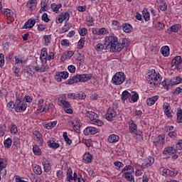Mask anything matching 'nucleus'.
Instances as JSON below:
<instances>
[{
	"label": "nucleus",
	"mask_w": 182,
	"mask_h": 182,
	"mask_svg": "<svg viewBox=\"0 0 182 182\" xmlns=\"http://www.w3.org/2000/svg\"><path fill=\"white\" fill-rule=\"evenodd\" d=\"M99 132V129L95 127H87L83 131L85 136H90V134H96Z\"/></svg>",
	"instance_id": "19"
},
{
	"label": "nucleus",
	"mask_w": 182,
	"mask_h": 182,
	"mask_svg": "<svg viewBox=\"0 0 182 182\" xmlns=\"http://www.w3.org/2000/svg\"><path fill=\"white\" fill-rule=\"evenodd\" d=\"M163 111L168 119H171L173 117V114H171V106H170L168 102L164 103Z\"/></svg>",
	"instance_id": "14"
},
{
	"label": "nucleus",
	"mask_w": 182,
	"mask_h": 182,
	"mask_svg": "<svg viewBox=\"0 0 182 182\" xmlns=\"http://www.w3.org/2000/svg\"><path fill=\"white\" fill-rule=\"evenodd\" d=\"M70 18V14L68 12L61 13L60 16L56 18V23H62L63 21L68 22Z\"/></svg>",
	"instance_id": "16"
},
{
	"label": "nucleus",
	"mask_w": 182,
	"mask_h": 182,
	"mask_svg": "<svg viewBox=\"0 0 182 182\" xmlns=\"http://www.w3.org/2000/svg\"><path fill=\"white\" fill-rule=\"evenodd\" d=\"M168 136L171 137L173 140H176L177 139V132L176 131H172L169 132L168 134Z\"/></svg>",
	"instance_id": "60"
},
{
	"label": "nucleus",
	"mask_w": 182,
	"mask_h": 182,
	"mask_svg": "<svg viewBox=\"0 0 182 182\" xmlns=\"http://www.w3.org/2000/svg\"><path fill=\"white\" fill-rule=\"evenodd\" d=\"M124 80H126V75L124 73L118 72L113 75L111 82L112 85L119 86L120 85H123V83H124Z\"/></svg>",
	"instance_id": "5"
},
{
	"label": "nucleus",
	"mask_w": 182,
	"mask_h": 182,
	"mask_svg": "<svg viewBox=\"0 0 182 182\" xmlns=\"http://www.w3.org/2000/svg\"><path fill=\"white\" fill-rule=\"evenodd\" d=\"M116 108L111 107L108 108V110L106 113L105 118L109 122H112L117 116V112L116 111Z\"/></svg>",
	"instance_id": "11"
},
{
	"label": "nucleus",
	"mask_w": 182,
	"mask_h": 182,
	"mask_svg": "<svg viewBox=\"0 0 182 182\" xmlns=\"http://www.w3.org/2000/svg\"><path fill=\"white\" fill-rule=\"evenodd\" d=\"M176 149L173 146H166L164 149L162 154L164 156H171L176 153Z\"/></svg>",
	"instance_id": "21"
},
{
	"label": "nucleus",
	"mask_w": 182,
	"mask_h": 182,
	"mask_svg": "<svg viewBox=\"0 0 182 182\" xmlns=\"http://www.w3.org/2000/svg\"><path fill=\"white\" fill-rule=\"evenodd\" d=\"M171 80V85L173 86L174 85H180L181 83V77L177 76L172 78Z\"/></svg>",
	"instance_id": "41"
},
{
	"label": "nucleus",
	"mask_w": 182,
	"mask_h": 182,
	"mask_svg": "<svg viewBox=\"0 0 182 182\" xmlns=\"http://www.w3.org/2000/svg\"><path fill=\"white\" fill-rule=\"evenodd\" d=\"M130 96H132V94H130L127 90H125L122 94V100L124 102L127 100Z\"/></svg>",
	"instance_id": "46"
},
{
	"label": "nucleus",
	"mask_w": 182,
	"mask_h": 182,
	"mask_svg": "<svg viewBox=\"0 0 182 182\" xmlns=\"http://www.w3.org/2000/svg\"><path fill=\"white\" fill-rule=\"evenodd\" d=\"M134 171V168H133V166L129 165L124 166V168L122 169V177L125 176H130L133 174V172Z\"/></svg>",
	"instance_id": "20"
},
{
	"label": "nucleus",
	"mask_w": 182,
	"mask_h": 182,
	"mask_svg": "<svg viewBox=\"0 0 182 182\" xmlns=\"http://www.w3.org/2000/svg\"><path fill=\"white\" fill-rule=\"evenodd\" d=\"M73 54H74L73 51H67L62 55L61 59L62 60H66V59H70L72 56H73Z\"/></svg>",
	"instance_id": "37"
},
{
	"label": "nucleus",
	"mask_w": 182,
	"mask_h": 182,
	"mask_svg": "<svg viewBox=\"0 0 182 182\" xmlns=\"http://www.w3.org/2000/svg\"><path fill=\"white\" fill-rule=\"evenodd\" d=\"M85 117H88V119H90V120H91V123H92L99 117L97 116V114L95 113L94 112L88 111L85 113Z\"/></svg>",
	"instance_id": "24"
},
{
	"label": "nucleus",
	"mask_w": 182,
	"mask_h": 182,
	"mask_svg": "<svg viewBox=\"0 0 182 182\" xmlns=\"http://www.w3.org/2000/svg\"><path fill=\"white\" fill-rule=\"evenodd\" d=\"M129 130L131 134H135L136 136H141L143 133L137 129V124L134 123V121L131 120L128 122Z\"/></svg>",
	"instance_id": "8"
},
{
	"label": "nucleus",
	"mask_w": 182,
	"mask_h": 182,
	"mask_svg": "<svg viewBox=\"0 0 182 182\" xmlns=\"http://www.w3.org/2000/svg\"><path fill=\"white\" fill-rule=\"evenodd\" d=\"M95 49L99 53L100 52H103V50H107V45H106V43L105 44L100 43L95 46Z\"/></svg>",
	"instance_id": "26"
},
{
	"label": "nucleus",
	"mask_w": 182,
	"mask_h": 182,
	"mask_svg": "<svg viewBox=\"0 0 182 182\" xmlns=\"http://www.w3.org/2000/svg\"><path fill=\"white\" fill-rule=\"evenodd\" d=\"M16 100L14 105V110L16 113H23V112L26 110V107H28V104L22 100V98L18 96V92L16 93Z\"/></svg>",
	"instance_id": "4"
},
{
	"label": "nucleus",
	"mask_w": 182,
	"mask_h": 182,
	"mask_svg": "<svg viewBox=\"0 0 182 182\" xmlns=\"http://www.w3.org/2000/svg\"><path fill=\"white\" fill-rule=\"evenodd\" d=\"M154 163V158L152 156H149L146 159V162L142 164L141 168H147V167H150Z\"/></svg>",
	"instance_id": "25"
},
{
	"label": "nucleus",
	"mask_w": 182,
	"mask_h": 182,
	"mask_svg": "<svg viewBox=\"0 0 182 182\" xmlns=\"http://www.w3.org/2000/svg\"><path fill=\"white\" fill-rule=\"evenodd\" d=\"M177 174H178V171L176 169H172V170L169 169V177H176Z\"/></svg>",
	"instance_id": "63"
},
{
	"label": "nucleus",
	"mask_w": 182,
	"mask_h": 182,
	"mask_svg": "<svg viewBox=\"0 0 182 182\" xmlns=\"http://www.w3.org/2000/svg\"><path fill=\"white\" fill-rule=\"evenodd\" d=\"M29 11H35L36 9V0H30L26 4Z\"/></svg>",
	"instance_id": "30"
},
{
	"label": "nucleus",
	"mask_w": 182,
	"mask_h": 182,
	"mask_svg": "<svg viewBox=\"0 0 182 182\" xmlns=\"http://www.w3.org/2000/svg\"><path fill=\"white\" fill-rule=\"evenodd\" d=\"M78 32L81 36H86V35L87 34V28H80Z\"/></svg>",
	"instance_id": "61"
},
{
	"label": "nucleus",
	"mask_w": 182,
	"mask_h": 182,
	"mask_svg": "<svg viewBox=\"0 0 182 182\" xmlns=\"http://www.w3.org/2000/svg\"><path fill=\"white\" fill-rule=\"evenodd\" d=\"M42 166H43V170L45 173H49L50 170H52V166H50V162L46 158H43L42 161Z\"/></svg>",
	"instance_id": "18"
},
{
	"label": "nucleus",
	"mask_w": 182,
	"mask_h": 182,
	"mask_svg": "<svg viewBox=\"0 0 182 182\" xmlns=\"http://www.w3.org/2000/svg\"><path fill=\"white\" fill-rule=\"evenodd\" d=\"M112 25H113V26H116V28L118 31H120L122 29V26L123 24L120 23V22H119L116 20H114V21H112Z\"/></svg>",
	"instance_id": "58"
},
{
	"label": "nucleus",
	"mask_w": 182,
	"mask_h": 182,
	"mask_svg": "<svg viewBox=\"0 0 182 182\" xmlns=\"http://www.w3.org/2000/svg\"><path fill=\"white\" fill-rule=\"evenodd\" d=\"M160 11H167V3L164 1H161L159 4Z\"/></svg>",
	"instance_id": "54"
},
{
	"label": "nucleus",
	"mask_w": 182,
	"mask_h": 182,
	"mask_svg": "<svg viewBox=\"0 0 182 182\" xmlns=\"http://www.w3.org/2000/svg\"><path fill=\"white\" fill-rule=\"evenodd\" d=\"M41 66L37 65V70L38 73H43V72H48L49 70V65L45 62H41Z\"/></svg>",
	"instance_id": "23"
},
{
	"label": "nucleus",
	"mask_w": 182,
	"mask_h": 182,
	"mask_svg": "<svg viewBox=\"0 0 182 182\" xmlns=\"http://www.w3.org/2000/svg\"><path fill=\"white\" fill-rule=\"evenodd\" d=\"M70 24L67 23L65 24L62 28H61V32L62 33H65V32H68L70 29Z\"/></svg>",
	"instance_id": "62"
},
{
	"label": "nucleus",
	"mask_w": 182,
	"mask_h": 182,
	"mask_svg": "<svg viewBox=\"0 0 182 182\" xmlns=\"http://www.w3.org/2000/svg\"><path fill=\"white\" fill-rule=\"evenodd\" d=\"M92 154H90V153H85L83 155V158L82 160L84 161V163H85V164H89V163H92Z\"/></svg>",
	"instance_id": "34"
},
{
	"label": "nucleus",
	"mask_w": 182,
	"mask_h": 182,
	"mask_svg": "<svg viewBox=\"0 0 182 182\" xmlns=\"http://www.w3.org/2000/svg\"><path fill=\"white\" fill-rule=\"evenodd\" d=\"M120 140V137L117 134H111L108 136L107 141L109 143H117Z\"/></svg>",
	"instance_id": "28"
},
{
	"label": "nucleus",
	"mask_w": 182,
	"mask_h": 182,
	"mask_svg": "<svg viewBox=\"0 0 182 182\" xmlns=\"http://www.w3.org/2000/svg\"><path fill=\"white\" fill-rule=\"evenodd\" d=\"M122 29L125 32V33H130L133 27H132V25L129 23H125L122 24Z\"/></svg>",
	"instance_id": "33"
},
{
	"label": "nucleus",
	"mask_w": 182,
	"mask_h": 182,
	"mask_svg": "<svg viewBox=\"0 0 182 182\" xmlns=\"http://www.w3.org/2000/svg\"><path fill=\"white\" fill-rule=\"evenodd\" d=\"M161 53L163 56L167 57L170 55V48L167 46H164L161 48Z\"/></svg>",
	"instance_id": "35"
},
{
	"label": "nucleus",
	"mask_w": 182,
	"mask_h": 182,
	"mask_svg": "<svg viewBox=\"0 0 182 182\" xmlns=\"http://www.w3.org/2000/svg\"><path fill=\"white\" fill-rule=\"evenodd\" d=\"M36 21L35 19H28L23 26V29H31L35 26Z\"/></svg>",
	"instance_id": "22"
},
{
	"label": "nucleus",
	"mask_w": 182,
	"mask_h": 182,
	"mask_svg": "<svg viewBox=\"0 0 182 182\" xmlns=\"http://www.w3.org/2000/svg\"><path fill=\"white\" fill-rule=\"evenodd\" d=\"M92 33L93 35H98V36H105V35H108L109 30L106 28H92Z\"/></svg>",
	"instance_id": "12"
},
{
	"label": "nucleus",
	"mask_w": 182,
	"mask_h": 182,
	"mask_svg": "<svg viewBox=\"0 0 182 182\" xmlns=\"http://www.w3.org/2000/svg\"><path fill=\"white\" fill-rule=\"evenodd\" d=\"M124 177L129 182H134V176H133V174H132V175H127V176H125Z\"/></svg>",
	"instance_id": "64"
},
{
	"label": "nucleus",
	"mask_w": 182,
	"mask_h": 182,
	"mask_svg": "<svg viewBox=\"0 0 182 182\" xmlns=\"http://www.w3.org/2000/svg\"><path fill=\"white\" fill-rule=\"evenodd\" d=\"M34 140L37 141L39 140V139H42V134L39 132L38 131H34L33 132Z\"/></svg>",
	"instance_id": "55"
},
{
	"label": "nucleus",
	"mask_w": 182,
	"mask_h": 182,
	"mask_svg": "<svg viewBox=\"0 0 182 182\" xmlns=\"http://www.w3.org/2000/svg\"><path fill=\"white\" fill-rule=\"evenodd\" d=\"M40 59L41 62H45V63H46L48 60H53V59H55V53L49 52V53H48V48H43L41 49Z\"/></svg>",
	"instance_id": "6"
},
{
	"label": "nucleus",
	"mask_w": 182,
	"mask_h": 182,
	"mask_svg": "<svg viewBox=\"0 0 182 182\" xmlns=\"http://www.w3.org/2000/svg\"><path fill=\"white\" fill-rule=\"evenodd\" d=\"M159 95H155L148 98L146 100V105H148V106H153L159 100Z\"/></svg>",
	"instance_id": "29"
},
{
	"label": "nucleus",
	"mask_w": 182,
	"mask_h": 182,
	"mask_svg": "<svg viewBox=\"0 0 182 182\" xmlns=\"http://www.w3.org/2000/svg\"><path fill=\"white\" fill-rule=\"evenodd\" d=\"M73 129L75 130V132H76V133H80V124L77 122H73Z\"/></svg>",
	"instance_id": "57"
},
{
	"label": "nucleus",
	"mask_w": 182,
	"mask_h": 182,
	"mask_svg": "<svg viewBox=\"0 0 182 182\" xmlns=\"http://www.w3.org/2000/svg\"><path fill=\"white\" fill-rule=\"evenodd\" d=\"M4 144L6 149H11V146H12V139L11 138H7L4 140Z\"/></svg>",
	"instance_id": "47"
},
{
	"label": "nucleus",
	"mask_w": 182,
	"mask_h": 182,
	"mask_svg": "<svg viewBox=\"0 0 182 182\" xmlns=\"http://www.w3.org/2000/svg\"><path fill=\"white\" fill-rule=\"evenodd\" d=\"M49 3V0H41V7L40 12H45L48 9V4Z\"/></svg>",
	"instance_id": "32"
},
{
	"label": "nucleus",
	"mask_w": 182,
	"mask_h": 182,
	"mask_svg": "<svg viewBox=\"0 0 182 182\" xmlns=\"http://www.w3.org/2000/svg\"><path fill=\"white\" fill-rule=\"evenodd\" d=\"M177 119L176 122L177 123H182V109L181 108L178 107L177 109Z\"/></svg>",
	"instance_id": "44"
},
{
	"label": "nucleus",
	"mask_w": 182,
	"mask_h": 182,
	"mask_svg": "<svg viewBox=\"0 0 182 182\" xmlns=\"http://www.w3.org/2000/svg\"><path fill=\"white\" fill-rule=\"evenodd\" d=\"M161 79H163L161 75L156 72V70H150L148 72L146 80L149 81L150 87L153 89L159 87L161 85Z\"/></svg>",
	"instance_id": "2"
},
{
	"label": "nucleus",
	"mask_w": 182,
	"mask_h": 182,
	"mask_svg": "<svg viewBox=\"0 0 182 182\" xmlns=\"http://www.w3.org/2000/svg\"><path fill=\"white\" fill-rule=\"evenodd\" d=\"M68 77H69V73L67 71L58 73L55 75V79L57 82H62V79H68Z\"/></svg>",
	"instance_id": "17"
},
{
	"label": "nucleus",
	"mask_w": 182,
	"mask_h": 182,
	"mask_svg": "<svg viewBox=\"0 0 182 182\" xmlns=\"http://www.w3.org/2000/svg\"><path fill=\"white\" fill-rule=\"evenodd\" d=\"M164 135H159L154 139L153 142L154 146H156V147H163V146H164Z\"/></svg>",
	"instance_id": "13"
},
{
	"label": "nucleus",
	"mask_w": 182,
	"mask_h": 182,
	"mask_svg": "<svg viewBox=\"0 0 182 182\" xmlns=\"http://www.w3.org/2000/svg\"><path fill=\"white\" fill-rule=\"evenodd\" d=\"M24 73H26L30 77H33L35 73H38V66L35 65H26L23 68Z\"/></svg>",
	"instance_id": "10"
},
{
	"label": "nucleus",
	"mask_w": 182,
	"mask_h": 182,
	"mask_svg": "<svg viewBox=\"0 0 182 182\" xmlns=\"http://www.w3.org/2000/svg\"><path fill=\"white\" fill-rule=\"evenodd\" d=\"M9 129L11 134H16L18 133V127L15 124H11Z\"/></svg>",
	"instance_id": "50"
},
{
	"label": "nucleus",
	"mask_w": 182,
	"mask_h": 182,
	"mask_svg": "<svg viewBox=\"0 0 182 182\" xmlns=\"http://www.w3.org/2000/svg\"><path fill=\"white\" fill-rule=\"evenodd\" d=\"M172 65L175 66L176 69H178L179 70L182 69V58L181 56L178 55L176 56L173 60H172Z\"/></svg>",
	"instance_id": "15"
},
{
	"label": "nucleus",
	"mask_w": 182,
	"mask_h": 182,
	"mask_svg": "<svg viewBox=\"0 0 182 182\" xmlns=\"http://www.w3.org/2000/svg\"><path fill=\"white\" fill-rule=\"evenodd\" d=\"M43 39L45 41L46 46H48V45H49V43H50V41H51L52 38L50 37V35H45L43 36Z\"/></svg>",
	"instance_id": "59"
},
{
	"label": "nucleus",
	"mask_w": 182,
	"mask_h": 182,
	"mask_svg": "<svg viewBox=\"0 0 182 182\" xmlns=\"http://www.w3.org/2000/svg\"><path fill=\"white\" fill-rule=\"evenodd\" d=\"M179 29H181V25L178 23L171 26L169 28H168V31H171V32L177 33L178 32Z\"/></svg>",
	"instance_id": "39"
},
{
	"label": "nucleus",
	"mask_w": 182,
	"mask_h": 182,
	"mask_svg": "<svg viewBox=\"0 0 182 182\" xmlns=\"http://www.w3.org/2000/svg\"><path fill=\"white\" fill-rule=\"evenodd\" d=\"M105 43L112 53L122 52L124 48L129 46V41H127V39H119V38L113 33L105 37Z\"/></svg>",
	"instance_id": "1"
},
{
	"label": "nucleus",
	"mask_w": 182,
	"mask_h": 182,
	"mask_svg": "<svg viewBox=\"0 0 182 182\" xmlns=\"http://www.w3.org/2000/svg\"><path fill=\"white\" fill-rule=\"evenodd\" d=\"M58 124V121H53L48 122L47 124H45L44 127L45 129H47L48 130H50L53 129Z\"/></svg>",
	"instance_id": "38"
},
{
	"label": "nucleus",
	"mask_w": 182,
	"mask_h": 182,
	"mask_svg": "<svg viewBox=\"0 0 182 182\" xmlns=\"http://www.w3.org/2000/svg\"><path fill=\"white\" fill-rule=\"evenodd\" d=\"M33 152L35 156H42V151L41 150V148H39V146L38 145H33Z\"/></svg>",
	"instance_id": "40"
},
{
	"label": "nucleus",
	"mask_w": 182,
	"mask_h": 182,
	"mask_svg": "<svg viewBox=\"0 0 182 182\" xmlns=\"http://www.w3.org/2000/svg\"><path fill=\"white\" fill-rule=\"evenodd\" d=\"M47 144L50 149H53V150H56V149H59L60 144L56 142L54 139H51L48 141Z\"/></svg>",
	"instance_id": "27"
},
{
	"label": "nucleus",
	"mask_w": 182,
	"mask_h": 182,
	"mask_svg": "<svg viewBox=\"0 0 182 182\" xmlns=\"http://www.w3.org/2000/svg\"><path fill=\"white\" fill-rule=\"evenodd\" d=\"M143 18L145 19L146 22H149L150 21V13L147 11V9H144L142 11Z\"/></svg>",
	"instance_id": "48"
},
{
	"label": "nucleus",
	"mask_w": 182,
	"mask_h": 182,
	"mask_svg": "<svg viewBox=\"0 0 182 182\" xmlns=\"http://www.w3.org/2000/svg\"><path fill=\"white\" fill-rule=\"evenodd\" d=\"M90 79H92V75L90 74H77L65 81V85H74V83H79L80 82L85 83Z\"/></svg>",
	"instance_id": "3"
},
{
	"label": "nucleus",
	"mask_w": 182,
	"mask_h": 182,
	"mask_svg": "<svg viewBox=\"0 0 182 182\" xmlns=\"http://www.w3.org/2000/svg\"><path fill=\"white\" fill-rule=\"evenodd\" d=\"M5 167H6V160L0 158V171H2Z\"/></svg>",
	"instance_id": "56"
},
{
	"label": "nucleus",
	"mask_w": 182,
	"mask_h": 182,
	"mask_svg": "<svg viewBox=\"0 0 182 182\" xmlns=\"http://www.w3.org/2000/svg\"><path fill=\"white\" fill-rule=\"evenodd\" d=\"M15 59V63L17 65H22L23 63V59L21 55H16L14 57Z\"/></svg>",
	"instance_id": "53"
},
{
	"label": "nucleus",
	"mask_w": 182,
	"mask_h": 182,
	"mask_svg": "<svg viewBox=\"0 0 182 182\" xmlns=\"http://www.w3.org/2000/svg\"><path fill=\"white\" fill-rule=\"evenodd\" d=\"M154 28H155L156 31H163V29L166 28V25L161 21H158L156 23L154 24Z\"/></svg>",
	"instance_id": "36"
},
{
	"label": "nucleus",
	"mask_w": 182,
	"mask_h": 182,
	"mask_svg": "<svg viewBox=\"0 0 182 182\" xmlns=\"http://www.w3.org/2000/svg\"><path fill=\"white\" fill-rule=\"evenodd\" d=\"M62 8V4H51V9H53V12H55V14H58L59 12V9Z\"/></svg>",
	"instance_id": "45"
},
{
	"label": "nucleus",
	"mask_w": 182,
	"mask_h": 182,
	"mask_svg": "<svg viewBox=\"0 0 182 182\" xmlns=\"http://www.w3.org/2000/svg\"><path fill=\"white\" fill-rule=\"evenodd\" d=\"M162 86L164 87V89H166V90H168L170 87H171V83L170 80H165L161 82Z\"/></svg>",
	"instance_id": "42"
},
{
	"label": "nucleus",
	"mask_w": 182,
	"mask_h": 182,
	"mask_svg": "<svg viewBox=\"0 0 182 182\" xmlns=\"http://www.w3.org/2000/svg\"><path fill=\"white\" fill-rule=\"evenodd\" d=\"M68 98L70 100H79V93H68Z\"/></svg>",
	"instance_id": "43"
},
{
	"label": "nucleus",
	"mask_w": 182,
	"mask_h": 182,
	"mask_svg": "<svg viewBox=\"0 0 182 182\" xmlns=\"http://www.w3.org/2000/svg\"><path fill=\"white\" fill-rule=\"evenodd\" d=\"M74 179H75V173H73L72 168H70L67 170V181L73 182Z\"/></svg>",
	"instance_id": "31"
},
{
	"label": "nucleus",
	"mask_w": 182,
	"mask_h": 182,
	"mask_svg": "<svg viewBox=\"0 0 182 182\" xmlns=\"http://www.w3.org/2000/svg\"><path fill=\"white\" fill-rule=\"evenodd\" d=\"M86 42V38H81L77 43V48L83 49V46H85V43Z\"/></svg>",
	"instance_id": "49"
},
{
	"label": "nucleus",
	"mask_w": 182,
	"mask_h": 182,
	"mask_svg": "<svg viewBox=\"0 0 182 182\" xmlns=\"http://www.w3.org/2000/svg\"><path fill=\"white\" fill-rule=\"evenodd\" d=\"M37 106L38 107V110H41V112H48V110L50 109V105H49V102H45V100L43 98L38 100Z\"/></svg>",
	"instance_id": "9"
},
{
	"label": "nucleus",
	"mask_w": 182,
	"mask_h": 182,
	"mask_svg": "<svg viewBox=\"0 0 182 182\" xmlns=\"http://www.w3.org/2000/svg\"><path fill=\"white\" fill-rule=\"evenodd\" d=\"M63 137L68 146L72 144V140L69 139V136H68V132H63Z\"/></svg>",
	"instance_id": "52"
},
{
	"label": "nucleus",
	"mask_w": 182,
	"mask_h": 182,
	"mask_svg": "<svg viewBox=\"0 0 182 182\" xmlns=\"http://www.w3.org/2000/svg\"><path fill=\"white\" fill-rule=\"evenodd\" d=\"M33 171L35 174L41 176V174H42V168L41 167V166L36 165L33 167Z\"/></svg>",
	"instance_id": "51"
},
{
	"label": "nucleus",
	"mask_w": 182,
	"mask_h": 182,
	"mask_svg": "<svg viewBox=\"0 0 182 182\" xmlns=\"http://www.w3.org/2000/svg\"><path fill=\"white\" fill-rule=\"evenodd\" d=\"M58 102L60 103V106H63L66 113H68V114H72V113H73V110L72 109V105H70V102L66 101V96L62 95L59 99Z\"/></svg>",
	"instance_id": "7"
}]
</instances>
